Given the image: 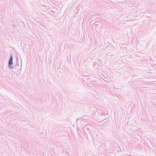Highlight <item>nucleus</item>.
<instances>
[{"mask_svg": "<svg viewBox=\"0 0 156 156\" xmlns=\"http://www.w3.org/2000/svg\"><path fill=\"white\" fill-rule=\"evenodd\" d=\"M12 58H13V57H12V55H10V59L9 60V65L12 68V67L11 66V65L12 64Z\"/></svg>", "mask_w": 156, "mask_h": 156, "instance_id": "nucleus-1", "label": "nucleus"}]
</instances>
